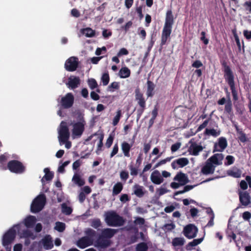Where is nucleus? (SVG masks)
<instances>
[{
    "instance_id": "1",
    "label": "nucleus",
    "mask_w": 251,
    "mask_h": 251,
    "mask_svg": "<svg viewBox=\"0 0 251 251\" xmlns=\"http://www.w3.org/2000/svg\"><path fill=\"white\" fill-rule=\"evenodd\" d=\"M22 225H16L9 229L3 235L1 238V243L5 247L6 251H10L11 247L9 246L15 240L17 232L20 231Z\"/></svg>"
},
{
    "instance_id": "2",
    "label": "nucleus",
    "mask_w": 251,
    "mask_h": 251,
    "mask_svg": "<svg viewBox=\"0 0 251 251\" xmlns=\"http://www.w3.org/2000/svg\"><path fill=\"white\" fill-rule=\"evenodd\" d=\"M174 23V17L171 11L167 12L165 23L163 28L161 36V44L164 45L172 32V25Z\"/></svg>"
},
{
    "instance_id": "3",
    "label": "nucleus",
    "mask_w": 251,
    "mask_h": 251,
    "mask_svg": "<svg viewBox=\"0 0 251 251\" xmlns=\"http://www.w3.org/2000/svg\"><path fill=\"white\" fill-rule=\"evenodd\" d=\"M85 122L82 117H80L79 121L72 123V138H79L82 135L84 129Z\"/></svg>"
},
{
    "instance_id": "4",
    "label": "nucleus",
    "mask_w": 251,
    "mask_h": 251,
    "mask_svg": "<svg viewBox=\"0 0 251 251\" xmlns=\"http://www.w3.org/2000/svg\"><path fill=\"white\" fill-rule=\"evenodd\" d=\"M174 181L171 183V187L173 189H177L181 186L184 185L188 182L187 176L182 173H178L174 178Z\"/></svg>"
},
{
    "instance_id": "5",
    "label": "nucleus",
    "mask_w": 251,
    "mask_h": 251,
    "mask_svg": "<svg viewBox=\"0 0 251 251\" xmlns=\"http://www.w3.org/2000/svg\"><path fill=\"white\" fill-rule=\"evenodd\" d=\"M105 221L108 225L113 226H121L123 223L122 219L113 211L105 214Z\"/></svg>"
},
{
    "instance_id": "6",
    "label": "nucleus",
    "mask_w": 251,
    "mask_h": 251,
    "mask_svg": "<svg viewBox=\"0 0 251 251\" xmlns=\"http://www.w3.org/2000/svg\"><path fill=\"white\" fill-rule=\"evenodd\" d=\"M58 139L60 144L65 143L68 140L70 133L67 124L65 122H61L58 129Z\"/></svg>"
},
{
    "instance_id": "7",
    "label": "nucleus",
    "mask_w": 251,
    "mask_h": 251,
    "mask_svg": "<svg viewBox=\"0 0 251 251\" xmlns=\"http://www.w3.org/2000/svg\"><path fill=\"white\" fill-rule=\"evenodd\" d=\"M45 197L43 195H40L33 201L31 205V211L33 213H37L41 211L45 204Z\"/></svg>"
},
{
    "instance_id": "8",
    "label": "nucleus",
    "mask_w": 251,
    "mask_h": 251,
    "mask_svg": "<svg viewBox=\"0 0 251 251\" xmlns=\"http://www.w3.org/2000/svg\"><path fill=\"white\" fill-rule=\"evenodd\" d=\"M74 99V96L72 93H67L61 98L60 104L64 108H69L73 106Z\"/></svg>"
},
{
    "instance_id": "9",
    "label": "nucleus",
    "mask_w": 251,
    "mask_h": 251,
    "mask_svg": "<svg viewBox=\"0 0 251 251\" xmlns=\"http://www.w3.org/2000/svg\"><path fill=\"white\" fill-rule=\"evenodd\" d=\"M8 168L9 170L15 173H22L25 171V167L20 162L18 161H11L8 164Z\"/></svg>"
},
{
    "instance_id": "10",
    "label": "nucleus",
    "mask_w": 251,
    "mask_h": 251,
    "mask_svg": "<svg viewBox=\"0 0 251 251\" xmlns=\"http://www.w3.org/2000/svg\"><path fill=\"white\" fill-rule=\"evenodd\" d=\"M198 231V229L196 226L189 224L184 227L183 234L188 238L191 239L196 236Z\"/></svg>"
},
{
    "instance_id": "11",
    "label": "nucleus",
    "mask_w": 251,
    "mask_h": 251,
    "mask_svg": "<svg viewBox=\"0 0 251 251\" xmlns=\"http://www.w3.org/2000/svg\"><path fill=\"white\" fill-rule=\"evenodd\" d=\"M225 72L226 79L231 87L233 96L234 98L235 97V94L234 92V76L231 72L230 69L228 66L225 67Z\"/></svg>"
},
{
    "instance_id": "12",
    "label": "nucleus",
    "mask_w": 251,
    "mask_h": 251,
    "mask_svg": "<svg viewBox=\"0 0 251 251\" xmlns=\"http://www.w3.org/2000/svg\"><path fill=\"white\" fill-rule=\"evenodd\" d=\"M239 201L242 206L246 207L251 203V198L247 191H239L238 193Z\"/></svg>"
},
{
    "instance_id": "13",
    "label": "nucleus",
    "mask_w": 251,
    "mask_h": 251,
    "mask_svg": "<svg viewBox=\"0 0 251 251\" xmlns=\"http://www.w3.org/2000/svg\"><path fill=\"white\" fill-rule=\"evenodd\" d=\"M78 61L74 57H71L67 59L65 64L66 69L68 71H74L77 67Z\"/></svg>"
},
{
    "instance_id": "14",
    "label": "nucleus",
    "mask_w": 251,
    "mask_h": 251,
    "mask_svg": "<svg viewBox=\"0 0 251 251\" xmlns=\"http://www.w3.org/2000/svg\"><path fill=\"white\" fill-rule=\"evenodd\" d=\"M189 163V160L187 158L182 157L174 160L172 163V167L174 169L178 168H182Z\"/></svg>"
},
{
    "instance_id": "15",
    "label": "nucleus",
    "mask_w": 251,
    "mask_h": 251,
    "mask_svg": "<svg viewBox=\"0 0 251 251\" xmlns=\"http://www.w3.org/2000/svg\"><path fill=\"white\" fill-rule=\"evenodd\" d=\"M80 81V80L78 77L72 75L69 77L68 81L66 85L69 88L73 89L78 86Z\"/></svg>"
},
{
    "instance_id": "16",
    "label": "nucleus",
    "mask_w": 251,
    "mask_h": 251,
    "mask_svg": "<svg viewBox=\"0 0 251 251\" xmlns=\"http://www.w3.org/2000/svg\"><path fill=\"white\" fill-rule=\"evenodd\" d=\"M151 180L154 184H160L163 181V178L158 171H153L151 175Z\"/></svg>"
},
{
    "instance_id": "17",
    "label": "nucleus",
    "mask_w": 251,
    "mask_h": 251,
    "mask_svg": "<svg viewBox=\"0 0 251 251\" xmlns=\"http://www.w3.org/2000/svg\"><path fill=\"white\" fill-rule=\"evenodd\" d=\"M20 238H25V244L28 245L30 243V240H33L35 238V236L33 233L29 230H26L19 234Z\"/></svg>"
},
{
    "instance_id": "18",
    "label": "nucleus",
    "mask_w": 251,
    "mask_h": 251,
    "mask_svg": "<svg viewBox=\"0 0 251 251\" xmlns=\"http://www.w3.org/2000/svg\"><path fill=\"white\" fill-rule=\"evenodd\" d=\"M224 156L221 153H217L209 158L207 161L211 162L214 167L222 164Z\"/></svg>"
},
{
    "instance_id": "19",
    "label": "nucleus",
    "mask_w": 251,
    "mask_h": 251,
    "mask_svg": "<svg viewBox=\"0 0 251 251\" xmlns=\"http://www.w3.org/2000/svg\"><path fill=\"white\" fill-rule=\"evenodd\" d=\"M227 146V142L226 139L220 138L218 142L215 144L214 151H222Z\"/></svg>"
},
{
    "instance_id": "20",
    "label": "nucleus",
    "mask_w": 251,
    "mask_h": 251,
    "mask_svg": "<svg viewBox=\"0 0 251 251\" xmlns=\"http://www.w3.org/2000/svg\"><path fill=\"white\" fill-rule=\"evenodd\" d=\"M215 170L214 165L211 162L207 161L205 165L201 169V172L204 175L213 174Z\"/></svg>"
},
{
    "instance_id": "21",
    "label": "nucleus",
    "mask_w": 251,
    "mask_h": 251,
    "mask_svg": "<svg viewBox=\"0 0 251 251\" xmlns=\"http://www.w3.org/2000/svg\"><path fill=\"white\" fill-rule=\"evenodd\" d=\"M236 132L237 133L238 141L239 142L244 143L249 141V139L244 131L242 129L239 128L237 126Z\"/></svg>"
},
{
    "instance_id": "22",
    "label": "nucleus",
    "mask_w": 251,
    "mask_h": 251,
    "mask_svg": "<svg viewBox=\"0 0 251 251\" xmlns=\"http://www.w3.org/2000/svg\"><path fill=\"white\" fill-rule=\"evenodd\" d=\"M92 243L91 240L88 237H83L79 240L76 243L77 246L81 249H84Z\"/></svg>"
},
{
    "instance_id": "23",
    "label": "nucleus",
    "mask_w": 251,
    "mask_h": 251,
    "mask_svg": "<svg viewBox=\"0 0 251 251\" xmlns=\"http://www.w3.org/2000/svg\"><path fill=\"white\" fill-rule=\"evenodd\" d=\"M202 149L203 148L201 146L196 144H192L189 147V151L192 155H197Z\"/></svg>"
},
{
    "instance_id": "24",
    "label": "nucleus",
    "mask_w": 251,
    "mask_h": 251,
    "mask_svg": "<svg viewBox=\"0 0 251 251\" xmlns=\"http://www.w3.org/2000/svg\"><path fill=\"white\" fill-rule=\"evenodd\" d=\"M135 100L137 101L139 105L142 108L145 106V100L143 98V94L139 89L135 90Z\"/></svg>"
},
{
    "instance_id": "25",
    "label": "nucleus",
    "mask_w": 251,
    "mask_h": 251,
    "mask_svg": "<svg viewBox=\"0 0 251 251\" xmlns=\"http://www.w3.org/2000/svg\"><path fill=\"white\" fill-rule=\"evenodd\" d=\"M36 219L33 216H29L24 220V223L26 227H31L36 223Z\"/></svg>"
},
{
    "instance_id": "26",
    "label": "nucleus",
    "mask_w": 251,
    "mask_h": 251,
    "mask_svg": "<svg viewBox=\"0 0 251 251\" xmlns=\"http://www.w3.org/2000/svg\"><path fill=\"white\" fill-rule=\"evenodd\" d=\"M41 243L46 249H50L53 247V243L51 240V237L49 235L46 236L43 238Z\"/></svg>"
},
{
    "instance_id": "27",
    "label": "nucleus",
    "mask_w": 251,
    "mask_h": 251,
    "mask_svg": "<svg viewBox=\"0 0 251 251\" xmlns=\"http://www.w3.org/2000/svg\"><path fill=\"white\" fill-rule=\"evenodd\" d=\"M235 219L233 216L231 217L229 220V223L228 225V229L227 232L228 234H232V237L233 239H235V235L233 233V230L234 228V222H235Z\"/></svg>"
},
{
    "instance_id": "28",
    "label": "nucleus",
    "mask_w": 251,
    "mask_h": 251,
    "mask_svg": "<svg viewBox=\"0 0 251 251\" xmlns=\"http://www.w3.org/2000/svg\"><path fill=\"white\" fill-rule=\"evenodd\" d=\"M72 180L75 184L78 186H83L85 184L84 180L79 174L76 173L74 175Z\"/></svg>"
},
{
    "instance_id": "29",
    "label": "nucleus",
    "mask_w": 251,
    "mask_h": 251,
    "mask_svg": "<svg viewBox=\"0 0 251 251\" xmlns=\"http://www.w3.org/2000/svg\"><path fill=\"white\" fill-rule=\"evenodd\" d=\"M95 137L96 138L97 150L96 152L97 154H99L100 151L101 150V148L102 146V140L103 139V136L102 134L96 135Z\"/></svg>"
},
{
    "instance_id": "30",
    "label": "nucleus",
    "mask_w": 251,
    "mask_h": 251,
    "mask_svg": "<svg viewBox=\"0 0 251 251\" xmlns=\"http://www.w3.org/2000/svg\"><path fill=\"white\" fill-rule=\"evenodd\" d=\"M131 147V145L126 142H123L122 144L121 148L125 156L128 157L129 156V150Z\"/></svg>"
},
{
    "instance_id": "31",
    "label": "nucleus",
    "mask_w": 251,
    "mask_h": 251,
    "mask_svg": "<svg viewBox=\"0 0 251 251\" xmlns=\"http://www.w3.org/2000/svg\"><path fill=\"white\" fill-rule=\"evenodd\" d=\"M44 172L45 174L42 179V182L43 184H44L45 180L47 181L50 180L53 177V174L50 172L48 168H45L44 170Z\"/></svg>"
},
{
    "instance_id": "32",
    "label": "nucleus",
    "mask_w": 251,
    "mask_h": 251,
    "mask_svg": "<svg viewBox=\"0 0 251 251\" xmlns=\"http://www.w3.org/2000/svg\"><path fill=\"white\" fill-rule=\"evenodd\" d=\"M119 76L121 78L128 77L130 74V70L126 67H123L119 71Z\"/></svg>"
},
{
    "instance_id": "33",
    "label": "nucleus",
    "mask_w": 251,
    "mask_h": 251,
    "mask_svg": "<svg viewBox=\"0 0 251 251\" xmlns=\"http://www.w3.org/2000/svg\"><path fill=\"white\" fill-rule=\"evenodd\" d=\"M80 32L87 37H93L95 34V31L89 27L81 29Z\"/></svg>"
},
{
    "instance_id": "34",
    "label": "nucleus",
    "mask_w": 251,
    "mask_h": 251,
    "mask_svg": "<svg viewBox=\"0 0 251 251\" xmlns=\"http://www.w3.org/2000/svg\"><path fill=\"white\" fill-rule=\"evenodd\" d=\"M185 239L183 237H176L172 240V245L174 246H180L184 245Z\"/></svg>"
},
{
    "instance_id": "35",
    "label": "nucleus",
    "mask_w": 251,
    "mask_h": 251,
    "mask_svg": "<svg viewBox=\"0 0 251 251\" xmlns=\"http://www.w3.org/2000/svg\"><path fill=\"white\" fill-rule=\"evenodd\" d=\"M154 89V85L151 81L148 82V88L147 91V95L148 97H152L153 95V90Z\"/></svg>"
},
{
    "instance_id": "36",
    "label": "nucleus",
    "mask_w": 251,
    "mask_h": 251,
    "mask_svg": "<svg viewBox=\"0 0 251 251\" xmlns=\"http://www.w3.org/2000/svg\"><path fill=\"white\" fill-rule=\"evenodd\" d=\"M123 187V184L121 182L115 184L113 188V195H116L119 194L122 190Z\"/></svg>"
},
{
    "instance_id": "37",
    "label": "nucleus",
    "mask_w": 251,
    "mask_h": 251,
    "mask_svg": "<svg viewBox=\"0 0 251 251\" xmlns=\"http://www.w3.org/2000/svg\"><path fill=\"white\" fill-rule=\"evenodd\" d=\"M203 240V238L195 239L193 241L190 242L186 246V249L187 250H191L192 247L193 246H196L199 244H200Z\"/></svg>"
},
{
    "instance_id": "38",
    "label": "nucleus",
    "mask_w": 251,
    "mask_h": 251,
    "mask_svg": "<svg viewBox=\"0 0 251 251\" xmlns=\"http://www.w3.org/2000/svg\"><path fill=\"white\" fill-rule=\"evenodd\" d=\"M54 228L56 230L59 232H62L65 228V225L63 223L57 222L55 223V226Z\"/></svg>"
},
{
    "instance_id": "39",
    "label": "nucleus",
    "mask_w": 251,
    "mask_h": 251,
    "mask_svg": "<svg viewBox=\"0 0 251 251\" xmlns=\"http://www.w3.org/2000/svg\"><path fill=\"white\" fill-rule=\"evenodd\" d=\"M134 192V194L138 197H141L144 194L142 187L139 186H135Z\"/></svg>"
},
{
    "instance_id": "40",
    "label": "nucleus",
    "mask_w": 251,
    "mask_h": 251,
    "mask_svg": "<svg viewBox=\"0 0 251 251\" xmlns=\"http://www.w3.org/2000/svg\"><path fill=\"white\" fill-rule=\"evenodd\" d=\"M121 116V111L119 110L116 112V115L113 120V125L116 126L118 123Z\"/></svg>"
},
{
    "instance_id": "41",
    "label": "nucleus",
    "mask_w": 251,
    "mask_h": 251,
    "mask_svg": "<svg viewBox=\"0 0 251 251\" xmlns=\"http://www.w3.org/2000/svg\"><path fill=\"white\" fill-rule=\"evenodd\" d=\"M88 83L90 88L92 89L96 88L98 86L96 81L93 78L89 79Z\"/></svg>"
},
{
    "instance_id": "42",
    "label": "nucleus",
    "mask_w": 251,
    "mask_h": 251,
    "mask_svg": "<svg viewBox=\"0 0 251 251\" xmlns=\"http://www.w3.org/2000/svg\"><path fill=\"white\" fill-rule=\"evenodd\" d=\"M101 80L103 85H106L109 81V76L108 73H104L101 77Z\"/></svg>"
},
{
    "instance_id": "43",
    "label": "nucleus",
    "mask_w": 251,
    "mask_h": 251,
    "mask_svg": "<svg viewBox=\"0 0 251 251\" xmlns=\"http://www.w3.org/2000/svg\"><path fill=\"white\" fill-rule=\"evenodd\" d=\"M62 211L63 213L66 214H70L72 212V209L67 206L66 204H62Z\"/></svg>"
},
{
    "instance_id": "44",
    "label": "nucleus",
    "mask_w": 251,
    "mask_h": 251,
    "mask_svg": "<svg viewBox=\"0 0 251 251\" xmlns=\"http://www.w3.org/2000/svg\"><path fill=\"white\" fill-rule=\"evenodd\" d=\"M206 133L208 135L217 136L219 135V132L214 129H206Z\"/></svg>"
},
{
    "instance_id": "45",
    "label": "nucleus",
    "mask_w": 251,
    "mask_h": 251,
    "mask_svg": "<svg viewBox=\"0 0 251 251\" xmlns=\"http://www.w3.org/2000/svg\"><path fill=\"white\" fill-rule=\"evenodd\" d=\"M242 218L245 221H249L251 218V213L249 211H245L242 214Z\"/></svg>"
},
{
    "instance_id": "46",
    "label": "nucleus",
    "mask_w": 251,
    "mask_h": 251,
    "mask_svg": "<svg viewBox=\"0 0 251 251\" xmlns=\"http://www.w3.org/2000/svg\"><path fill=\"white\" fill-rule=\"evenodd\" d=\"M136 249L137 251H146L147 249V247L145 243H141L137 246Z\"/></svg>"
},
{
    "instance_id": "47",
    "label": "nucleus",
    "mask_w": 251,
    "mask_h": 251,
    "mask_svg": "<svg viewBox=\"0 0 251 251\" xmlns=\"http://www.w3.org/2000/svg\"><path fill=\"white\" fill-rule=\"evenodd\" d=\"M239 186L243 190H246L248 189V183L246 180H242L239 183Z\"/></svg>"
},
{
    "instance_id": "48",
    "label": "nucleus",
    "mask_w": 251,
    "mask_h": 251,
    "mask_svg": "<svg viewBox=\"0 0 251 251\" xmlns=\"http://www.w3.org/2000/svg\"><path fill=\"white\" fill-rule=\"evenodd\" d=\"M113 139H114V137L113 136H112L111 135H109V136L107 138V139L106 140V142L105 143V145L107 148H109L111 146V145L113 143Z\"/></svg>"
},
{
    "instance_id": "49",
    "label": "nucleus",
    "mask_w": 251,
    "mask_h": 251,
    "mask_svg": "<svg viewBox=\"0 0 251 251\" xmlns=\"http://www.w3.org/2000/svg\"><path fill=\"white\" fill-rule=\"evenodd\" d=\"M128 177V174L127 172L123 171L120 173V178L122 180H126Z\"/></svg>"
},
{
    "instance_id": "50",
    "label": "nucleus",
    "mask_w": 251,
    "mask_h": 251,
    "mask_svg": "<svg viewBox=\"0 0 251 251\" xmlns=\"http://www.w3.org/2000/svg\"><path fill=\"white\" fill-rule=\"evenodd\" d=\"M114 229H107L105 230L104 234L107 237H111L114 235Z\"/></svg>"
},
{
    "instance_id": "51",
    "label": "nucleus",
    "mask_w": 251,
    "mask_h": 251,
    "mask_svg": "<svg viewBox=\"0 0 251 251\" xmlns=\"http://www.w3.org/2000/svg\"><path fill=\"white\" fill-rule=\"evenodd\" d=\"M69 161H65L61 165L59 166L58 168V171L60 173L64 172V168L69 164Z\"/></svg>"
},
{
    "instance_id": "52",
    "label": "nucleus",
    "mask_w": 251,
    "mask_h": 251,
    "mask_svg": "<svg viewBox=\"0 0 251 251\" xmlns=\"http://www.w3.org/2000/svg\"><path fill=\"white\" fill-rule=\"evenodd\" d=\"M181 144L180 143H177L173 145L171 147V151L172 152H175L177 151L180 147Z\"/></svg>"
},
{
    "instance_id": "53",
    "label": "nucleus",
    "mask_w": 251,
    "mask_h": 251,
    "mask_svg": "<svg viewBox=\"0 0 251 251\" xmlns=\"http://www.w3.org/2000/svg\"><path fill=\"white\" fill-rule=\"evenodd\" d=\"M128 53V51L125 48H122L118 52L117 55L118 56H121L122 55H127Z\"/></svg>"
},
{
    "instance_id": "54",
    "label": "nucleus",
    "mask_w": 251,
    "mask_h": 251,
    "mask_svg": "<svg viewBox=\"0 0 251 251\" xmlns=\"http://www.w3.org/2000/svg\"><path fill=\"white\" fill-rule=\"evenodd\" d=\"M168 192V190L165 187H161L157 190V193H158L159 196L162 195Z\"/></svg>"
},
{
    "instance_id": "55",
    "label": "nucleus",
    "mask_w": 251,
    "mask_h": 251,
    "mask_svg": "<svg viewBox=\"0 0 251 251\" xmlns=\"http://www.w3.org/2000/svg\"><path fill=\"white\" fill-rule=\"evenodd\" d=\"M193 187L191 186H186L184 187V190L183 191H178L176 193V195H178L179 194H182L188 191L189 190L192 189Z\"/></svg>"
},
{
    "instance_id": "56",
    "label": "nucleus",
    "mask_w": 251,
    "mask_h": 251,
    "mask_svg": "<svg viewBox=\"0 0 251 251\" xmlns=\"http://www.w3.org/2000/svg\"><path fill=\"white\" fill-rule=\"evenodd\" d=\"M175 209V207L173 205H168L165 208V211L167 213H170L173 211Z\"/></svg>"
},
{
    "instance_id": "57",
    "label": "nucleus",
    "mask_w": 251,
    "mask_h": 251,
    "mask_svg": "<svg viewBox=\"0 0 251 251\" xmlns=\"http://www.w3.org/2000/svg\"><path fill=\"white\" fill-rule=\"evenodd\" d=\"M23 246L21 244H16L13 248L14 251H22Z\"/></svg>"
},
{
    "instance_id": "58",
    "label": "nucleus",
    "mask_w": 251,
    "mask_h": 251,
    "mask_svg": "<svg viewBox=\"0 0 251 251\" xmlns=\"http://www.w3.org/2000/svg\"><path fill=\"white\" fill-rule=\"evenodd\" d=\"M226 160L227 161L226 164L227 165H230L233 162L234 157L232 156L228 155L226 157Z\"/></svg>"
},
{
    "instance_id": "59",
    "label": "nucleus",
    "mask_w": 251,
    "mask_h": 251,
    "mask_svg": "<svg viewBox=\"0 0 251 251\" xmlns=\"http://www.w3.org/2000/svg\"><path fill=\"white\" fill-rule=\"evenodd\" d=\"M109 88H113L114 89H118L119 88V84L118 82H112L109 86Z\"/></svg>"
},
{
    "instance_id": "60",
    "label": "nucleus",
    "mask_w": 251,
    "mask_h": 251,
    "mask_svg": "<svg viewBox=\"0 0 251 251\" xmlns=\"http://www.w3.org/2000/svg\"><path fill=\"white\" fill-rule=\"evenodd\" d=\"M202 66V63L199 60H197L192 64V66L196 68H199Z\"/></svg>"
},
{
    "instance_id": "61",
    "label": "nucleus",
    "mask_w": 251,
    "mask_h": 251,
    "mask_svg": "<svg viewBox=\"0 0 251 251\" xmlns=\"http://www.w3.org/2000/svg\"><path fill=\"white\" fill-rule=\"evenodd\" d=\"M118 151V146L117 144L115 145L113 147L112 151L111 153V157L115 155Z\"/></svg>"
},
{
    "instance_id": "62",
    "label": "nucleus",
    "mask_w": 251,
    "mask_h": 251,
    "mask_svg": "<svg viewBox=\"0 0 251 251\" xmlns=\"http://www.w3.org/2000/svg\"><path fill=\"white\" fill-rule=\"evenodd\" d=\"M133 0H125V6L127 8H129L133 4Z\"/></svg>"
},
{
    "instance_id": "63",
    "label": "nucleus",
    "mask_w": 251,
    "mask_h": 251,
    "mask_svg": "<svg viewBox=\"0 0 251 251\" xmlns=\"http://www.w3.org/2000/svg\"><path fill=\"white\" fill-rule=\"evenodd\" d=\"M130 175L132 176H136L138 174L137 170L132 166L130 167Z\"/></svg>"
},
{
    "instance_id": "64",
    "label": "nucleus",
    "mask_w": 251,
    "mask_h": 251,
    "mask_svg": "<svg viewBox=\"0 0 251 251\" xmlns=\"http://www.w3.org/2000/svg\"><path fill=\"white\" fill-rule=\"evenodd\" d=\"M244 35L247 39H250L251 38V31L244 30Z\"/></svg>"
}]
</instances>
